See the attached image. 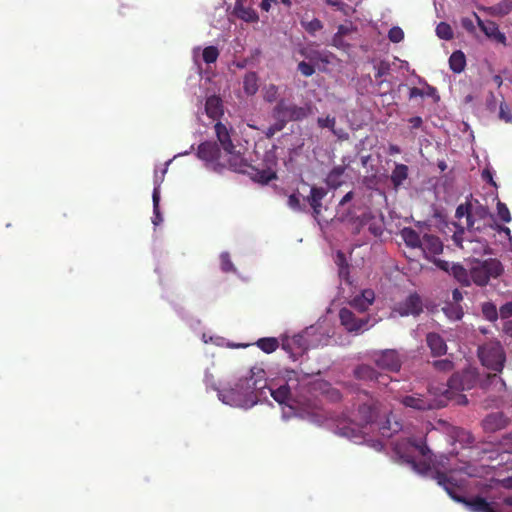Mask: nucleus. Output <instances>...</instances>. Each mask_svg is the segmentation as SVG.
Instances as JSON below:
<instances>
[{
    "instance_id": "nucleus-11",
    "label": "nucleus",
    "mask_w": 512,
    "mask_h": 512,
    "mask_svg": "<svg viewBox=\"0 0 512 512\" xmlns=\"http://www.w3.org/2000/svg\"><path fill=\"white\" fill-rule=\"evenodd\" d=\"M339 319L341 325L348 332L361 333L372 327L374 324H369V317H358L354 312L348 308H342L339 312Z\"/></svg>"
},
{
    "instance_id": "nucleus-25",
    "label": "nucleus",
    "mask_w": 512,
    "mask_h": 512,
    "mask_svg": "<svg viewBox=\"0 0 512 512\" xmlns=\"http://www.w3.org/2000/svg\"><path fill=\"white\" fill-rule=\"evenodd\" d=\"M162 184V179L158 181V179H155V188L153 189L152 194V201H153V214L154 217L152 219V222L155 226L159 225L163 221V217L160 213L159 209V202H160V186Z\"/></svg>"
},
{
    "instance_id": "nucleus-30",
    "label": "nucleus",
    "mask_w": 512,
    "mask_h": 512,
    "mask_svg": "<svg viewBox=\"0 0 512 512\" xmlns=\"http://www.w3.org/2000/svg\"><path fill=\"white\" fill-rule=\"evenodd\" d=\"M488 13L494 16H504L512 11V0H503L498 4L486 8Z\"/></svg>"
},
{
    "instance_id": "nucleus-39",
    "label": "nucleus",
    "mask_w": 512,
    "mask_h": 512,
    "mask_svg": "<svg viewBox=\"0 0 512 512\" xmlns=\"http://www.w3.org/2000/svg\"><path fill=\"white\" fill-rule=\"evenodd\" d=\"M219 56V51L215 46H208L202 51L203 61L207 64L216 62Z\"/></svg>"
},
{
    "instance_id": "nucleus-10",
    "label": "nucleus",
    "mask_w": 512,
    "mask_h": 512,
    "mask_svg": "<svg viewBox=\"0 0 512 512\" xmlns=\"http://www.w3.org/2000/svg\"><path fill=\"white\" fill-rule=\"evenodd\" d=\"M215 132L217 139L222 146L223 150L229 155L228 162L231 167L235 170L241 169L244 165V160L241 157L240 153L235 150V146L232 143L230 137V131L226 127V125L218 122L215 124Z\"/></svg>"
},
{
    "instance_id": "nucleus-6",
    "label": "nucleus",
    "mask_w": 512,
    "mask_h": 512,
    "mask_svg": "<svg viewBox=\"0 0 512 512\" xmlns=\"http://www.w3.org/2000/svg\"><path fill=\"white\" fill-rule=\"evenodd\" d=\"M313 114V105L307 102L302 106L295 104L287 98H281L271 111L273 119H279L285 125L288 122H298Z\"/></svg>"
},
{
    "instance_id": "nucleus-38",
    "label": "nucleus",
    "mask_w": 512,
    "mask_h": 512,
    "mask_svg": "<svg viewBox=\"0 0 512 512\" xmlns=\"http://www.w3.org/2000/svg\"><path fill=\"white\" fill-rule=\"evenodd\" d=\"M436 34L440 39L450 40L453 38V31L449 24L440 22L436 27Z\"/></svg>"
},
{
    "instance_id": "nucleus-40",
    "label": "nucleus",
    "mask_w": 512,
    "mask_h": 512,
    "mask_svg": "<svg viewBox=\"0 0 512 512\" xmlns=\"http://www.w3.org/2000/svg\"><path fill=\"white\" fill-rule=\"evenodd\" d=\"M485 318L489 321H495L498 317L496 306L492 303H485L482 307Z\"/></svg>"
},
{
    "instance_id": "nucleus-17",
    "label": "nucleus",
    "mask_w": 512,
    "mask_h": 512,
    "mask_svg": "<svg viewBox=\"0 0 512 512\" xmlns=\"http://www.w3.org/2000/svg\"><path fill=\"white\" fill-rule=\"evenodd\" d=\"M354 376L357 379L365 381V382L376 381L379 384H383V385H386L387 380H388V377L386 375L377 373L374 370V368H372L369 365H365V364L359 365L358 367L355 368Z\"/></svg>"
},
{
    "instance_id": "nucleus-53",
    "label": "nucleus",
    "mask_w": 512,
    "mask_h": 512,
    "mask_svg": "<svg viewBox=\"0 0 512 512\" xmlns=\"http://www.w3.org/2000/svg\"><path fill=\"white\" fill-rule=\"evenodd\" d=\"M354 32V28L351 23L343 24L338 27V31L336 34H340V36H349Z\"/></svg>"
},
{
    "instance_id": "nucleus-43",
    "label": "nucleus",
    "mask_w": 512,
    "mask_h": 512,
    "mask_svg": "<svg viewBox=\"0 0 512 512\" xmlns=\"http://www.w3.org/2000/svg\"><path fill=\"white\" fill-rule=\"evenodd\" d=\"M497 214H498L499 218L504 222H510L512 219L509 209L502 202L497 203Z\"/></svg>"
},
{
    "instance_id": "nucleus-34",
    "label": "nucleus",
    "mask_w": 512,
    "mask_h": 512,
    "mask_svg": "<svg viewBox=\"0 0 512 512\" xmlns=\"http://www.w3.org/2000/svg\"><path fill=\"white\" fill-rule=\"evenodd\" d=\"M262 96L264 101L268 103H273L278 101L279 97V87L275 84L265 85L262 89Z\"/></svg>"
},
{
    "instance_id": "nucleus-33",
    "label": "nucleus",
    "mask_w": 512,
    "mask_h": 512,
    "mask_svg": "<svg viewBox=\"0 0 512 512\" xmlns=\"http://www.w3.org/2000/svg\"><path fill=\"white\" fill-rule=\"evenodd\" d=\"M442 311L452 321L460 320L463 316V310L459 304L448 302L443 306Z\"/></svg>"
},
{
    "instance_id": "nucleus-36",
    "label": "nucleus",
    "mask_w": 512,
    "mask_h": 512,
    "mask_svg": "<svg viewBox=\"0 0 512 512\" xmlns=\"http://www.w3.org/2000/svg\"><path fill=\"white\" fill-rule=\"evenodd\" d=\"M301 54L304 57L310 59L311 61H321L324 63H330L331 54L328 52L313 51L311 53H306L304 50H302Z\"/></svg>"
},
{
    "instance_id": "nucleus-57",
    "label": "nucleus",
    "mask_w": 512,
    "mask_h": 512,
    "mask_svg": "<svg viewBox=\"0 0 512 512\" xmlns=\"http://www.w3.org/2000/svg\"><path fill=\"white\" fill-rule=\"evenodd\" d=\"M466 223H465V227L469 230V231H472V230H479L480 227L477 226L475 227V217L474 215L471 213H469L466 217Z\"/></svg>"
},
{
    "instance_id": "nucleus-18",
    "label": "nucleus",
    "mask_w": 512,
    "mask_h": 512,
    "mask_svg": "<svg viewBox=\"0 0 512 512\" xmlns=\"http://www.w3.org/2000/svg\"><path fill=\"white\" fill-rule=\"evenodd\" d=\"M420 249L425 257L430 259L431 257L442 253L443 243L437 236L425 234L422 237V244Z\"/></svg>"
},
{
    "instance_id": "nucleus-14",
    "label": "nucleus",
    "mask_w": 512,
    "mask_h": 512,
    "mask_svg": "<svg viewBox=\"0 0 512 512\" xmlns=\"http://www.w3.org/2000/svg\"><path fill=\"white\" fill-rule=\"evenodd\" d=\"M422 311V301L417 294L409 295L404 301L397 303L391 313L392 317L416 316Z\"/></svg>"
},
{
    "instance_id": "nucleus-32",
    "label": "nucleus",
    "mask_w": 512,
    "mask_h": 512,
    "mask_svg": "<svg viewBox=\"0 0 512 512\" xmlns=\"http://www.w3.org/2000/svg\"><path fill=\"white\" fill-rule=\"evenodd\" d=\"M243 89L247 95H254L258 91V77L254 72L245 75Z\"/></svg>"
},
{
    "instance_id": "nucleus-59",
    "label": "nucleus",
    "mask_w": 512,
    "mask_h": 512,
    "mask_svg": "<svg viewBox=\"0 0 512 512\" xmlns=\"http://www.w3.org/2000/svg\"><path fill=\"white\" fill-rule=\"evenodd\" d=\"M472 214L475 218L478 217L479 219H484L489 215V212L485 207L479 206L475 209L474 212H472Z\"/></svg>"
},
{
    "instance_id": "nucleus-63",
    "label": "nucleus",
    "mask_w": 512,
    "mask_h": 512,
    "mask_svg": "<svg viewBox=\"0 0 512 512\" xmlns=\"http://www.w3.org/2000/svg\"><path fill=\"white\" fill-rule=\"evenodd\" d=\"M409 123L411 124V127L416 129L419 128L422 125V118L421 117H412L409 119Z\"/></svg>"
},
{
    "instance_id": "nucleus-58",
    "label": "nucleus",
    "mask_w": 512,
    "mask_h": 512,
    "mask_svg": "<svg viewBox=\"0 0 512 512\" xmlns=\"http://www.w3.org/2000/svg\"><path fill=\"white\" fill-rule=\"evenodd\" d=\"M471 211H469V208L467 205H459L456 209L455 216L457 219L461 220L463 217H466Z\"/></svg>"
},
{
    "instance_id": "nucleus-12",
    "label": "nucleus",
    "mask_w": 512,
    "mask_h": 512,
    "mask_svg": "<svg viewBox=\"0 0 512 512\" xmlns=\"http://www.w3.org/2000/svg\"><path fill=\"white\" fill-rule=\"evenodd\" d=\"M373 361L379 368L392 372L399 371L402 364L401 357L393 349L376 352L373 356Z\"/></svg>"
},
{
    "instance_id": "nucleus-23",
    "label": "nucleus",
    "mask_w": 512,
    "mask_h": 512,
    "mask_svg": "<svg viewBox=\"0 0 512 512\" xmlns=\"http://www.w3.org/2000/svg\"><path fill=\"white\" fill-rule=\"evenodd\" d=\"M327 192L324 188L312 187L310 195L307 197V201L313 209L315 215L320 214L322 207V200L326 196Z\"/></svg>"
},
{
    "instance_id": "nucleus-29",
    "label": "nucleus",
    "mask_w": 512,
    "mask_h": 512,
    "mask_svg": "<svg viewBox=\"0 0 512 512\" xmlns=\"http://www.w3.org/2000/svg\"><path fill=\"white\" fill-rule=\"evenodd\" d=\"M449 65L453 72L461 73L466 66V58L462 51H455L449 58Z\"/></svg>"
},
{
    "instance_id": "nucleus-26",
    "label": "nucleus",
    "mask_w": 512,
    "mask_h": 512,
    "mask_svg": "<svg viewBox=\"0 0 512 512\" xmlns=\"http://www.w3.org/2000/svg\"><path fill=\"white\" fill-rule=\"evenodd\" d=\"M345 168L343 166L334 167L327 175L325 182L326 184L332 188L336 189L340 187L343 183Z\"/></svg>"
},
{
    "instance_id": "nucleus-46",
    "label": "nucleus",
    "mask_w": 512,
    "mask_h": 512,
    "mask_svg": "<svg viewBox=\"0 0 512 512\" xmlns=\"http://www.w3.org/2000/svg\"><path fill=\"white\" fill-rule=\"evenodd\" d=\"M274 120H275V122L271 126H269L267 131L265 132L267 137L274 136L277 132H280L286 126L279 119H274Z\"/></svg>"
},
{
    "instance_id": "nucleus-28",
    "label": "nucleus",
    "mask_w": 512,
    "mask_h": 512,
    "mask_svg": "<svg viewBox=\"0 0 512 512\" xmlns=\"http://www.w3.org/2000/svg\"><path fill=\"white\" fill-rule=\"evenodd\" d=\"M408 177V167L404 164H396L393 169L390 179L393 186L397 189L403 184Z\"/></svg>"
},
{
    "instance_id": "nucleus-52",
    "label": "nucleus",
    "mask_w": 512,
    "mask_h": 512,
    "mask_svg": "<svg viewBox=\"0 0 512 512\" xmlns=\"http://www.w3.org/2000/svg\"><path fill=\"white\" fill-rule=\"evenodd\" d=\"M288 206L295 211L301 210L299 197L295 194L290 195L288 198Z\"/></svg>"
},
{
    "instance_id": "nucleus-44",
    "label": "nucleus",
    "mask_w": 512,
    "mask_h": 512,
    "mask_svg": "<svg viewBox=\"0 0 512 512\" xmlns=\"http://www.w3.org/2000/svg\"><path fill=\"white\" fill-rule=\"evenodd\" d=\"M317 124L320 128H328L332 131L333 128L335 127L336 119H335V117H330V116L319 117L317 119Z\"/></svg>"
},
{
    "instance_id": "nucleus-27",
    "label": "nucleus",
    "mask_w": 512,
    "mask_h": 512,
    "mask_svg": "<svg viewBox=\"0 0 512 512\" xmlns=\"http://www.w3.org/2000/svg\"><path fill=\"white\" fill-rule=\"evenodd\" d=\"M401 237L407 246L420 249L422 238L414 229L409 227L403 228L401 230Z\"/></svg>"
},
{
    "instance_id": "nucleus-15",
    "label": "nucleus",
    "mask_w": 512,
    "mask_h": 512,
    "mask_svg": "<svg viewBox=\"0 0 512 512\" xmlns=\"http://www.w3.org/2000/svg\"><path fill=\"white\" fill-rule=\"evenodd\" d=\"M436 265L449 272L451 275H453L457 281H459L461 284L463 285H466L468 286L470 284V280H471V277H470V273L467 272V270L459 265V264H455V263H449V262H446V261H442V260H437L435 261Z\"/></svg>"
},
{
    "instance_id": "nucleus-45",
    "label": "nucleus",
    "mask_w": 512,
    "mask_h": 512,
    "mask_svg": "<svg viewBox=\"0 0 512 512\" xmlns=\"http://www.w3.org/2000/svg\"><path fill=\"white\" fill-rule=\"evenodd\" d=\"M375 70H376V74H375V77L376 78H381L385 75H387L390 71V64L388 62H385V61H381L379 63H377L375 66H374Z\"/></svg>"
},
{
    "instance_id": "nucleus-60",
    "label": "nucleus",
    "mask_w": 512,
    "mask_h": 512,
    "mask_svg": "<svg viewBox=\"0 0 512 512\" xmlns=\"http://www.w3.org/2000/svg\"><path fill=\"white\" fill-rule=\"evenodd\" d=\"M279 3V0H261L260 7L262 10L268 12L272 5H277Z\"/></svg>"
},
{
    "instance_id": "nucleus-24",
    "label": "nucleus",
    "mask_w": 512,
    "mask_h": 512,
    "mask_svg": "<svg viewBox=\"0 0 512 512\" xmlns=\"http://www.w3.org/2000/svg\"><path fill=\"white\" fill-rule=\"evenodd\" d=\"M374 300V292L372 290H364L361 295L353 298L351 306L359 312H363L368 309Z\"/></svg>"
},
{
    "instance_id": "nucleus-19",
    "label": "nucleus",
    "mask_w": 512,
    "mask_h": 512,
    "mask_svg": "<svg viewBox=\"0 0 512 512\" xmlns=\"http://www.w3.org/2000/svg\"><path fill=\"white\" fill-rule=\"evenodd\" d=\"M508 419L501 412L487 415L483 422V428L488 432H495L506 427Z\"/></svg>"
},
{
    "instance_id": "nucleus-55",
    "label": "nucleus",
    "mask_w": 512,
    "mask_h": 512,
    "mask_svg": "<svg viewBox=\"0 0 512 512\" xmlns=\"http://www.w3.org/2000/svg\"><path fill=\"white\" fill-rule=\"evenodd\" d=\"M499 313L502 318L511 317L512 316V302H508V303L504 304L503 306H501Z\"/></svg>"
},
{
    "instance_id": "nucleus-20",
    "label": "nucleus",
    "mask_w": 512,
    "mask_h": 512,
    "mask_svg": "<svg viewBox=\"0 0 512 512\" xmlns=\"http://www.w3.org/2000/svg\"><path fill=\"white\" fill-rule=\"evenodd\" d=\"M205 112L213 120L220 118L224 112L221 98L216 95L209 96L206 99Z\"/></svg>"
},
{
    "instance_id": "nucleus-54",
    "label": "nucleus",
    "mask_w": 512,
    "mask_h": 512,
    "mask_svg": "<svg viewBox=\"0 0 512 512\" xmlns=\"http://www.w3.org/2000/svg\"><path fill=\"white\" fill-rule=\"evenodd\" d=\"M461 25H462V27L466 31H468L470 33H474L475 32L476 27H475L474 22H473V20L471 18H468V17L462 18Z\"/></svg>"
},
{
    "instance_id": "nucleus-50",
    "label": "nucleus",
    "mask_w": 512,
    "mask_h": 512,
    "mask_svg": "<svg viewBox=\"0 0 512 512\" xmlns=\"http://www.w3.org/2000/svg\"><path fill=\"white\" fill-rule=\"evenodd\" d=\"M499 117L505 122L509 123L512 121V114L509 110V107L506 103H501L499 108Z\"/></svg>"
},
{
    "instance_id": "nucleus-4",
    "label": "nucleus",
    "mask_w": 512,
    "mask_h": 512,
    "mask_svg": "<svg viewBox=\"0 0 512 512\" xmlns=\"http://www.w3.org/2000/svg\"><path fill=\"white\" fill-rule=\"evenodd\" d=\"M449 400V390L445 385L430 386L426 394L412 393L399 397L400 403L406 408L417 411H427L444 407Z\"/></svg>"
},
{
    "instance_id": "nucleus-16",
    "label": "nucleus",
    "mask_w": 512,
    "mask_h": 512,
    "mask_svg": "<svg viewBox=\"0 0 512 512\" xmlns=\"http://www.w3.org/2000/svg\"><path fill=\"white\" fill-rule=\"evenodd\" d=\"M478 26L484 34L498 43L506 45V36L499 31L498 25L493 21H483L476 13L473 14Z\"/></svg>"
},
{
    "instance_id": "nucleus-62",
    "label": "nucleus",
    "mask_w": 512,
    "mask_h": 512,
    "mask_svg": "<svg viewBox=\"0 0 512 512\" xmlns=\"http://www.w3.org/2000/svg\"><path fill=\"white\" fill-rule=\"evenodd\" d=\"M205 383L208 387L212 388L214 390V387H217L213 380V375L209 372H205Z\"/></svg>"
},
{
    "instance_id": "nucleus-13",
    "label": "nucleus",
    "mask_w": 512,
    "mask_h": 512,
    "mask_svg": "<svg viewBox=\"0 0 512 512\" xmlns=\"http://www.w3.org/2000/svg\"><path fill=\"white\" fill-rule=\"evenodd\" d=\"M477 382V373L474 369H466L462 373L454 374L448 381L449 398L451 390H468Z\"/></svg>"
},
{
    "instance_id": "nucleus-64",
    "label": "nucleus",
    "mask_w": 512,
    "mask_h": 512,
    "mask_svg": "<svg viewBox=\"0 0 512 512\" xmlns=\"http://www.w3.org/2000/svg\"><path fill=\"white\" fill-rule=\"evenodd\" d=\"M275 178V174L270 171L263 172V175L260 177V180L264 183H268L270 180Z\"/></svg>"
},
{
    "instance_id": "nucleus-1",
    "label": "nucleus",
    "mask_w": 512,
    "mask_h": 512,
    "mask_svg": "<svg viewBox=\"0 0 512 512\" xmlns=\"http://www.w3.org/2000/svg\"><path fill=\"white\" fill-rule=\"evenodd\" d=\"M393 458L395 461L406 464L416 473L423 476H431L437 480L448 495L457 502L463 503L471 512H512V496L502 500L487 501L485 498L475 496L465 499L457 494V490L464 484V479L458 474L465 473V468L454 467V456H439L434 461L431 451L422 438H412L407 432L398 437L392 443Z\"/></svg>"
},
{
    "instance_id": "nucleus-9",
    "label": "nucleus",
    "mask_w": 512,
    "mask_h": 512,
    "mask_svg": "<svg viewBox=\"0 0 512 512\" xmlns=\"http://www.w3.org/2000/svg\"><path fill=\"white\" fill-rule=\"evenodd\" d=\"M502 272V265L496 259L477 261L470 269V277L477 285H486L491 277H497Z\"/></svg>"
},
{
    "instance_id": "nucleus-2",
    "label": "nucleus",
    "mask_w": 512,
    "mask_h": 512,
    "mask_svg": "<svg viewBox=\"0 0 512 512\" xmlns=\"http://www.w3.org/2000/svg\"><path fill=\"white\" fill-rule=\"evenodd\" d=\"M266 373L260 367H252L246 375L240 377L233 386L214 387L218 399L225 405L250 409L266 399Z\"/></svg>"
},
{
    "instance_id": "nucleus-61",
    "label": "nucleus",
    "mask_w": 512,
    "mask_h": 512,
    "mask_svg": "<svg viewBox=\"0 0 512 512\" xmlns=\"http://www.w3.org/2000/svg\"><path fill=\"white\" fill-rule=\"evenodd\" d=\"M338 139L347 140L349 135L344 129H336L335 127L331 131Z\"/></svg>"
},
{
    "instance_id": "nucleus-3",
    "label": "nucleus",
    "mask_w": 512,
    "mask_h": 512,
    "mask_svg": "<svg viewBox=\"0 0 512 512\" xmlns=\"http://www.w3.org/2000/svg\"><path fill=\"white\" fill-rule=\"evenodd\" d=\"M291 382L292 379L289 378L285 385H281L277 389L266 386V395L269 393L279 404H285L293 412V414L314 424H321L325 419L324 413L316 406H308L307 408L301 407V403L293 399L291 396V389L294 388Z\"/></svg>"
},
{
    "instance_id": "nucleus-48",
    "label": "nucleus",
    "mask_w": 512,
    "mask_h": 512,
    "mask_svg": "<svg viewBox=\"0 0 512 512\" xmlns=\"http://www.w3.org/2000/svg\"><path fill=\"white\" fill-rule=\"evenodd\" d=\"M298 70L305 77H310L315 72V69H314L313 65H311L310 63H307L305 61H301L298 64Z\"/></svg>"
},
{
    "instance_id": "nucleus-8",
    "label": "nucleus",
    "mask_w": 512,
    "mask_h": 512,
    "mask_svg": "<svg viewBox=\"0 0 512 512\" xmlns=\"http://www.w3.org/2000/svg\"><path fill=\"white\" fill-rule=\"evenodd\" d=\"M478 357L487 369L500 372L504 367L505 353L498 341H489L479 346Z\"/></svg>"
},
{
    "instance_id": "nucleus-47",
    "label": "nucleus",
    "mask_w": 512,
    "mask_h": 512,
    "mask_svg": "<svg viewBox=\"0 0 512 512\" xmlns=\"http://www.w3.org/2000/svg\"><path fill=\"white\" fill-rule=\"evenodd\" d=\"M221 260V268L224 272L234 271L235 268L230 260L229 254L227 252H223L220 255Z\"/></svg>"
},
{
    "instance_id": "nucleus-49",
    "label": "nucleus",
    "mask_w": 512,
    "mask_h": 512,
    "mask_svg": "<svg viewBox=\"0 0 512 512\" xmlns=\"http://www.w3.org/2000/svg\"><path fill=\"white\" fill-rule=\"evenodd\" d=\"M433 365L439 371H450L453 368V363L448 359L436 360Z\"/></svg>"
},
{
    "instance_id": "nucleus-56",
    "label": "nucleus",
    "mask_w": 512,
    "mask_h": 512,
    "mask_svg": "<svg viewBox=\"0 0 512 512\" xmlns=\"http://www.w3.org/2000/svg\"><path fill=\"white\" fill-rule=\"evenodd\" d=\"M332 43L337 48L345 49L348 47V43L344 41L343 36H340V34H335L333 36Z\"/></svg>"
},
{
    "instance_id": "nucleus-42",
    "label": "nucleus",
    "mask_w": 512,
    "mask_h": 512,
    "mask_svg": "<svg viewBox=\"0 0 512 512\" xmlns=\"http://www.w3.org/2000/svg\"><path fill=\"white\" fill-rule=\"evenodd\" d=\"M302 25L309 33H315L322 28V23L318 19H312L311 21H302Z\"/></svg>"
},
{
    "instance_id": "nucleus-51",
    "label": "nucleus",
    "mask_w": 512,
    "mask_h": 512,
    "mask_svg": "<svg viewBox=\"0 0 512 512\" xmlns=\"http://www.w3.org/2000/svg\"><path fill=\"white\" fill-rule=\"evenodd\" d=\"M240 17L246 22H255L258 20V15L251 9L240 10Z\"/></svg>"
},
{
    "instance_id": "nucleus-5",
    "label": "nucleus",
    "mask_w": 512,
    "mask_h": 512,
    "mask_svg": "<svg viewBox=\"0 0 512 512\" xmlns=\"http://www.w3.org/2000/svg\"><path fill=\"white\" fill-rule=\"evenodd\" d=\"M380 403L374 399H369L368 402L359 406L358 409V424H352L342 428L343 435L349 437L357 442L362 438L365 433L363 429L367 424H372L380 417Z\"/></svg>"
},
{
    "instance_id": "nucleus-21",
    "label": "nucleus",
    "mask_w": 512,
    "mask_h": 512,
    "mask_svg": "<svg viewBox=\"0 0 512 512\" xmlns=\"http://www.w3.org/2000/svg\"><path fill=\"white\" fill-rule=\"evenodd\" d=\"M426 342L433 356H441L447 352L446 342L437 333H428Z\"/></svg>"
},
{
    "instance_id": "nucleus-35",
    "label": "nucleus",
    "mask_w": 512,
    "mask_h": 512,
    "mask_svg": "<svg viewBox=\"0 0 512 512\" xmlns=\"http://www.w3.org/2000/svg\"><path fill=\"white\" fill-rule=\"evenodd\" d=\"M276 338H262L257 341V346L266 353L274 352L278 347Z\"/></svg>"
},
{
    "instance_id": "nucleus-22",
    "label": "nucleus",
    "mask_w": 512,
    "mask_h": 512,
    "mask_svg": "<svg viewBox=\"0 0 512 512\" xmlns=\"http://www.w3.org/2000/svg\"><path fill=\"white\" fill-rule=\"evenodd\" d=\"M197 155L204 161L213 162L219 159L220 151L214 143L204 142L198 147Z\"/></svg>"
},
{
    "instance_id": "nucleus-7",
    "label": "nucleus",
    "mask_w": 512,
    "mask_h": 512,
    "mask_svg": "<svg viewBox=\"0 0 512 512\" xmlns=\"http://www.w3.org/2000/svg\"><path fill=\"white\" fill-rule=\"evenodd\" d=\"M317 331L316 326H310L292 337L286 336L282 339V348L293 358L301 356L310 347L318 345Z\"/></svg>"
},
{
    "instance_id": "nucleus-41",
    "label": "nucleus",
    "mask_w": 512,
    "mask_h": 512,
    "mask_svg": "<svg viewBox=\"0 0 512 512\" xmlns=\"http://www.w3.org/2000/svg\"><path fill=\"white\" fill-rule=\"evenodd\" d=\"M388 38L390 41H392L394 43H399L404 38V32L400 27H397V26L392 27L389 30Z\"/></svg>"
},
{
    "instance_id": "nucleus-37",
    "label": "nucleus",
    "mask_w": 512,
    "mask_h": 512,
    "mask_svg": "<svg viewBox=\"0 0 512 512\" xmlns=\"http://www.w3.org/2000/svg\"><path fill=\"white\" fill-rule=\"evenodd\" d=\"M335 263L339 268V277L346 279L348 276V266L346 263L345 255L342 252H337L335 257Z\"/></svg>"
},
{
    "instance_id": "nucleus-31",
    "label": "nucleus",
    "mask_w": 512,
    "mask_h": 512,
    "mask_svg": "<svg viewBox=\"0 0 512 512\" xmlns=\"http://www.w3.org/2000/svg\"><path fill=\"white\" fill-rule=\"evenodd\" d=\"M381 434L384 437H391L394 434L402 431V424L396 420L391 421V417L388 416L385 424L380 427Z\"/></svg>"
}]
</instances>
